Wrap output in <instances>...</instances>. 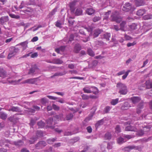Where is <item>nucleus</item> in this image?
<instances>
[{
	"label": "nucleus",
	"instance_id": "nucleus-43",
	"mask_svg": "<svg viewBox=\"0 0 152 152\" xmlns=\"http://www.w3.org/2000/svg\"><path fill=\"white\" fill-rule=\"evenodd\" d=\"M15 53H13L12 51H11L10 52V53L9 54L8 56V59H10L15 56Z\"/></svg>",
	"mask_w": 152,
	"mask_h": 152
},
{
	"label": "nucleus",
	"instance_id": "nucleus-9",
	"mask_svg": "<svg viewBox=\"0 0 152 152\" xmlns=\"http://www.w3.org/2000/svg\"><path fill=\"white\" fill-rule=\"evenodd\" d=\"M48 62L52 63H53L55 64H62L63 61H62L61 60V59L57 58V59H55L53 60L52 62L51 61H48Z\"/></svg>",
	"mask_w": 152,
	"mask_h": 152
},
{
	"label": "nucleus",
	"instance_id": "nucleus-34",
	"mask_svg": "<svg viewBox=\"0 0 152 152\" xmlns=\"http://www.w3.org/2000/svg\"><path fill=\"white\" fill-rule=\"evenodd\" d=\"M23 144V142L21 140H19L18 142H15V145L16 146H19L22 145Z\"/></svg>",
	"mask_w": 152,
	"mask_h": 152
},
{
	"label": "nucleus",
	"instance_id": "nucleus-28",
	"mask_svg": "<svg viewBox=\"0 0 152 152\" xmlns=\"http://www.w3.org/2000/svg\"><path fill=\"white\" fill-rule=\"evenodd\" d=\"M117 141L118 143L119 144H122L125 142L124 141V139L121 137H119L118 138Z\"/></svg>",
	"mask_w": 152,
	"mask_h": 152
},
{
	"label": "nucleus",
	"instance_id": "nucleus-48",
	"mask_svg": "<svg viewBox=\"0 0 152 152\" xmlns=\"http://www.w3.org/2000/svg\"><path fill=\"white\" fill-rule=\"evenodd\" d=\"M101 19V17H97L96 16L94 17L93 19V21L94 22H96L97 21H98L99 20H100Z\"/></svg>",
	"mask_w": 152,
	"mask_h": 152
},
{
	"label": "nucleus",
	"instance_id": "nucleus-6",
	"mask_svg": "<svg viewBox=\"0 0 152 152\" xmlns=\"http://www.w3.org/2000/svg\"><path fill=\"white\" fill-rule=\"evenodd\" d=\"M5 109L9 111H12L13 112H21V109L18 107L12 106L10 108L7 109V107H5Z\"/></svg>",
	"mask_w": 152,
	"mask_h": 152
},
{
	"label": "nucleus",
	"instance_id": "nucleus-23",
	"mask_svg": "<svg viewBox=\"0 0 152 152\" xmlns=\"http://www.w3.org/2000/svg\"><path fill=\"white\" fill-rule=\"evenodd\" d=\"M28 42L26 41L22 42L21 43L23 50H25L27 47Z\"/></svg>",
	"mask_w": 152,
	"mask_h": 152
},
{
	"label": "nucleus",
	"instance_id": "nucleus-56",
	"mask_svg": "<svg viewBox=\"0 0 152 152\" xmlns=\"http://www.w3.org/2000/svg\"><path fill=\"white\" fill-rule=\"evenodd\" d=\"M125 137L128 139H129L134 137V136L129 135H126L125 136Z\"/></svg>",
	"mask_w": 152,
	"mask_h": 152
},
{
	"label": "nucleus",
	"instance_id": "nucleus-7",
	"mask_svg": "<svg viewBox=\"0 0 152 152\" xmlns=\"http://www.w3.org/2000/svg\"><path fill=\"white\" fill-rule=\"evenodd\" d=\"M65 47L64 46H61L59 48H56L55 51L58 53L62 54L64 51Z\"/></svg>",
	"mask_w": 152,
	"mask_h": 152
},
{
	"label": "nucleus",
	"instance_id": "nucleus-45",
	"mask_svg": "<svg viewBox=\"0 0 152 152\" xmlns=\"http://www.w3.org/2000/svg\"><path fill=\"white\" fill-rule=\"evenodd\" d=\"M38 56L37 53L35 52L32 53H31V57L32 58H35L37 57Z\"/></svg>",
	"mask_w": 152,
	"mask_h": 152
},
{
	"label": "nucleus",
	"instance_id": "nucleus-64",
	"mask_svg": "<svg viewBox=\"0 0 152 152\" xmlns=\"http://www.w3.org/2000/svg\"><path fill=\"white\" fill-rule=\"evenodd\" d=\"M21 152H29L28 150H27L26 148H24L21 149Z\"/></svg>",
	"mask_w": 152,
	"mask_h": 152
},
{
	"label": "nucleus",
	"instance_id": "nucleus-27",
	"mask_svg": "<svg viewBox=\"0 0 152 152\" xmlns=\"http://www.w3.org/2000/svg\"><path fill=\"white\" fill-rule=\"evenodd\" d=\"M87 52L88 54L91 56H93L95 55L94 52L91 49H88Z\"/></svg>",
	"mask_w": 152,
	"mask_h": 152
},
{
	"label": "nucleus",
	"instance_id": "nucleus-62",
	"mask_svg": "<svg viewBox=\"0 0 152 152\" xmlns=\"http://www.w3.org/2000/svg\"><path fill=\"white\" fill-rule=\"evenodd\" d=\"M111 108L109 106H107L105 108V112L107 113L110 110Z\"/></svg>",
	"mask_w": 152,
	"mask_h": 152
},
{
	"label": "nucleus",
	"instance_id": "nucleus-35",
	"mask_svg": "<svg viewBox=\"0 0 152 152\" xmlns=\"http://www.w3.org/2000/svg\"><path fill=\"white\" fill-rule=\"evenodd\" d=\"M37 124L39 128H42L44 126L45 124L42 121H39L38 123Z\"/></svg>",
	"mask_w": 152,
	"mask_h": 152
},
{
	"label": "nucleus",
	"instance_id": "nucleus-5",
	"mask_svg": "<svg viewBox=\"0 0 152 152\" xmlns=\"http://www.w3.org/2000/svg\"><path fill=\"white\" fill-rule=\"evenodd\" d=\"M134 8H132L131 6L129 3H126L123 6L122 10L123 11H128L129 10H131L133 11Z\"/></svg>",
	"mask_w": 152,
	"mask_h": 152
},
{
	"label": "nucleus",
	"instance_id": "nucleus-19",
	"mask_svg": "<svg viewBox=\"0 0 152 152\" xmlns=\"http://www.w3.org/2000/svg\"><path fill=\"white\" fill-rule=\"evenodd\" d=\"M66 72L65 71L63 72H58L55 73L54 75L51 76V77H53L54 76H62L65 75L66 73Z\"/></svg>",
	"mask_w": 152,
	"mask_h": 152
},
{
	"label": "nucleus",
	"instance_id": "nucleus-18",
	"mask_svg": "<svg viewBox=\"0 0 152 152\" xmlns=\"http://www.w3.org/2000/svg\"><path fill=\"white\" fill-rule=\"evenodd\" d=\"M8 17L5 16L2 17L0 18V21L2 23H4L7 22L8 20Z\"/></svg>",
	"mask_w": 152,
	"mask_h": 152
},
{
	"label": "nucleus",
	"instance_id": "nucleus-31",
	"mask_svg": "<svg viewBox=\"0 0 152 152\" xmlns=\"http://www.w3.org/2000/svg\"><path fill=\"white\" fill-rule=\"evenodd\" d=\"M40 102L42 104H45L48 102V100L46 98L44 97L41 99Z\"/></svg>",
	"mask_w": 152,
	"mask_h": 152
},
{
	"label": "nucleus",
	"instance_id": "nucleus-32",
	"mask_svg": "<svg viewBox=\"0 0 152 152\" xmlns=\"http://www.w3.org/2000/svg\"><path fill=\"white\" fill-rule=\"evenodd\" d=\"M110 12L111 11H109L105 13L103 19L104 20H107L108 19L109 15Z\"/></svg>",
	"mask_w": 152,
	"mask_h": 152
},
{
	"label": "nucleus",
	"instance_id": "nucleus-47",
	"mask_svg": "<svg viewBox=\"0 0 152 152\" xmlns=\"http://www.w3.org/2000/svg\"><path fill=\"white\" fill-rule=\"evenodd\" d=\"M56 139L55 138L52 139H49L47 140L48 142L50 144H52L53 142L55 141Z\"/></svg>",
	"mask_w": 152,
	"mask_h": 152
},
{
	"label": "nucleus",
	"instance_id": "nucleus-8",
	"mask_svg": "<svg viewBox=\"0 0 152 152\" xmlns=\"http://www.w3.org/2000/svg\"><path fill=\"white\" fill-rule=\"evenodd\" d=\"M130 99L133 104H135L139 102L141 99L139 97L137 96L132 97L130 98Z\"/></svg>",
	"mask_w": 152,
	"mask_h": 152
},
{
	"label": "nucleus",
	"instance_id": "nucleus-11",
	"mask_svg": "<svg viewBox=\"0 0 152 152\" xmlns=\"http://www.w3.org/2000/svg\"><path fill=\"white\" fill-rule=\"evenodd\" d=\"M125 130L128 131H137V129L134 127L129 126L126 127Z\"/></svg>",
	"mask_w": 152,
	"mask_h": 152
},
{
	"label": "nucleus",
	"instance_id": "nucleus-4",
	"mask_svg": "<svg viewBox=\"0 0 152 152\" xmlns=\"http://www.w3.org/2000/svg\"><path fill=\"white\" fill-rule=\"evenodd\" d=\"M39 69L35 65L30 69L28 73L29 74H35L39 73Z\"/></svg>",
	"mask_w": 152,
	"mask_h": 152
},
{
	"label": "nucleus",
	"instance_id": "nucleus-44",
	"mask_svg": "<svg viewBox=\"0 0 152 152\" xmlns=\"http://www.w3.org/2000/svg\"><path fill=\"white\" fill-rule=\"evenodd\" d=\"M115 132L118 133L121 132L120 127L119 125H117L115 128Z\"/></svg>",
	"mask_w": 152,
	"mask_h": 152
},
{
	"label": "nucleus",
	"instance_id": "nucleus-36",
	"mask_svg": "<svg viewBox=\"0 0 152 152\" xmlns=\"http://www.w3.org/2000/svg\"><path fill=\"white\" fill-rule=\"evenodd\" d=\"M63 115L62 114H60L59 115H57L56 116V117L58 121L64 120L63 118Z\"/></svg>",
	"mask_w": 152,
	"mask_h": 152
},
{
	"label": "nucleus",
	"instance_id": "nucleus-54",
	"mask_svg": "<svg viewBox=\"0 0 152 152\" xmlns=\"http://www.w3.org/2000/svg\"><path fill=\"white\" fill-rule=\"evenodd\" d=\"M104 38H109L110 37V33H106L104 34Z\"/></svg>",
	"mask_w": 152,
	"mask_h": 152
},
{
	"label": "nucleus",
	"instance_id": "nucleus-22",
	"mask_svg": "<svg viewBox=\"0 0 152 152\" xmlns=\"http://www.w3.org/2000/svg\"><path fill=\"white\" fill-rule=\"evenodd\" d=\"M82 11L80 8H77L76 11L75 12V14L76 15H80L82 14Z\"/></svg>",
	"mask_w": 152,
	"mask_h": 152
},
{
	"label": "nucleus",
	"instance_id": "nucleus-30",
	"mask_svg": "<svg viewBox=\"0 0 152 152\" xmlns=\"http://www.w3.org/2000/svg\"><path fill=\"white\" fill-rule=\"evenodd\" d=\"M145 13V11L144 10H139L137 13V15L139 16H142Z\"/></svg>",
	"mask_w": 152,
	"mask_h": 152
},
{
	"label": "nucleus",
	"instance_id": "nucleus-2",
	"mask_svg": "<svg viewBox=\"0 0 152 152\" xmlns=\"http://www.w3.org/2000/svg\"><path fill=\"white\" fill-rule=\"evenodd\" d=\"M83 90L85 93H93L96 94L98 93V91L97 88L92 86H86L83 88Z\"/></svg>",
	"mask_w": 152,
	"mask_h": 152
},
{
	"label": "nucleus",
	"instance_id": "nucleus-38",
	"mask_svg": "<svg viewBox=\"0 0 152 152\" xmlns=\"http://www.w3.org/2000/svg\"><path fill=\"white\" fill-rule=\"evenodd\" d=\"M105 138L106 139H110L111 138V134L109 133H107L105 134Z\"/></svg>",
	"mask_w": 152,
	"mask_h": 152
},
{
	"label": "nucleus",
	"instance_id": "nucleus-3",
	"mask_svg": "<svg viewBox=\"0 0 152 152\" xmlns=\"http://www.w3.org/2000/svg\"><path fill=\"white\" fill-rule=\"evenodd\" d=\"M38 80V78H29L23 81L20 84L28 83L30 84H34L37 83Z\"/></svg>",
	"mask_w": 152,
	"mask_h": 152
},
{
	"label": "nucleus",
	"instance_id": "nucleus-37",
	"mask_svg": "<svg viewBox=\"0 0 152 152\" xmlns=\"http://www.w3.org/2000/svg\"><path fill=\"white\" fill-rule=\"evenodd\" d=\"M152 18L151 15H148L143 16V18L144 20H148L151 19Z\"/></svg>",
	"mask_w": 152,
	"mask_h": 152
},
{
	"label": "nucleus",
	"instance_id": "nucleus-29",
	"mask_svg": "<svg viewBox=\"0 0 152 152\" xmlns=\"http://www.w3.org/2000/svg\"><path fill=\"white\" fill-rule=\"evenodd\" d=\"M0 116L1 118L3 120L6 119L7 117V115L6 114L2 112L0 113Z\"/></svg>",
	"mask_w": 152,
	"mask_h": 152
},
{
	"label": "nucleus",
	"instance_id": "nucleus-26",
	"mask_svg": "<svg viewBox=\"0 0 152 152\" xmlns=\"http://www.w3.org/2000/svg\"><path fill=\"white\" fill-rule=\"evenodd\" d=\"M119 100L118 98H116L115 99H113L111 101V104L113 105H115L118 102Z\"/></svg>",
	"mask_w": 152,
	"mask_h": 152
},
{
	"label": "nucleus",
	"instance_id": "nucleus-40",
	"mask_svg": "<svg viewBox=\"0 0 152 152\" xmlns=\"http://www.w3.org/2000/svg\"><path fill=\"white\" fill-rule=\"evenodd\" d=\"M9 15L12 18L18 19L20 18L19 16L18 15H15L14 14H10Z\"/></svg>",
	"mask_w": 152,
	"mask_h": 152
},
{
	"label": "nucleus",
	"instance_id": "nucleus-60",
	"mask_svg": "<svg viewBox=\"0 0 152 152\" xmlns=\"http://www.w3.org/2000/svg\"><path fill=\"white\" fill-rule=\"evenodd\" d=\"M86 129L88 132L89 133H91L92 131V129L90 126L87 127Z\"/></svg>",
	"mask_w": 152,
	"mask_h": 152
},
{
	"label": "nucleus",
	"instance_id": "nucleus-49",
	"mask_svg": "<svg viewBox=\"0 0 152 152\" xmlns=\"http://www.w3.org/2000/svg\"><path fill=\"white\" fill-rule=\"evenodd\" d=\"M47 97L50 99L54 100H56L58 98L56 97L50 95L47 96Z\"/></svg>",
	"mask_w": 152,
	"mask_h": 152
},
{
	"label": "nucleus",
	"instance_id": "nucleus-42",
	"mask_svg": "<svg viewBox=\"0 0 152 152\" xmlns=\"http://www.w3.org/2000/svg\"><path fill=\"white\" fill-rule=\"evenodd\" d=\"M82 97L83 99H88L89 98V96L85 94H83Z\"/></svg>",
	"mask_w": 152,
	"mask_h": 152
},
{
	"label": "nucleus",
	"instance_id": "nucleus-12",
	"mask_svg": "<svg viewBox=\"0 0 152 152\" xmlns=\"http://www.w3.org/2000/svg\"><path fill=\"white\" fill-rule=\"evenodd\" d=\"M7 74L3 69L0 68V77L4 78L7 77Z\"/></svg>",
	"mask_w": 152,
	"mask_h": 152
},
{
	"label": "nucleus",
	"instance_id": "nucleus-63",
	"mask_svg": "<svg viewBox=\"0 0 152 152\" xmlns=\"http://www.w3.org/2000/svg\"><path fill=\"white\" fill-rule=\"evenodd\" d=\"M69 72L71 74H77V72L75 70H70Z\"/></svg>",
	"mask_w": 152,
	"mask_h": 152
},
{
	"label": "nucleus",
	"instance_id": "nucleus-61",
	"mask_svg": "<svg viewBox=\"0 0 152 152\" xmlns=\"http://www.w3.org/2000/svg\"><path fill=\"white\" fill-rule=\"evenodd\" d=\"M131 28L132 29H135L137 28V26L135 24H133L131 25Z\"/></svg>",
	"mask_w": 152,
	"mask_h": 152
},
{
	"label": "nucleus",
	"instance_id": "nucleus-16",
	"mask_svg": "<svg viewBox=\"0 0 152 152\" xmlns=\"http://www.w3.org/2000/svg\"><path fill=\"white\" fill-rule=\"evenodd\" d=\"M135 2L137 6H140L143 5V0H135Z\"/></svg>",
	"mask_w": 152,
	"mask_h": 152
},
{
	"label": "nucleus",
	"instance_id": "nucleus-58",
	"mask_svg": "<svg viewBox=\"0 0 152 152\" xmlns=\"http://www.w3.org/2000/svg\"><path fill=\"white\" fill-rule=\"evenodd\" d=\"M57 101L61 103H64L65 101L64 99L62 98L59 99H58Z\"/></svg>",
	"mask_w": 152,
	"mask_h": 152
},
{
	"label": "nucleus",
	"instance_id": "nucleus-17",
	"mask_svg": "<svg viewBox=\"0 0 152 152\" xmlns=\"http://www.w3.org/2000/svg\"><path fill=\"white\" fill-rule=\"evenodd\" d=\"M23 78H21L20 79H19L18 80H12L11 81H8L9 83H11L12 84L15 85L18 84L22 80Z\"/></svg>",
	"mask_w": 152,
	"mask_h": 152
},
{
	"label": "nucleus",
	"instance_id": "nucleus-50",
	"mask_svg": "<svg viewBox=\"0 0 152 152\" xmlns=\"http://www.w3.org/2000/svg\"><path fill=\"white\" fill-rule=\"evenodd\" d=\"M13 50V51H12L13 53H14L15 54V55L16 53L18 52L19 51V50L18 48H12Z\"/></svg>",
	"mask_w": 152,
	"mask_h": 152
},
{
	"label": "nucleus",
	"instance_id": "nucleus-57",
	"mask_svg": "<svg viewBox=\"0 0 152 152\" xmlns=\"http://www.w3.org/2000/svg\"><path fill=\"white\" fill-rule=\"evenodd\" d=\"M144 134V132L142 130H140L137 132V134L139 136H141L142 135Z\"/></svg>",
	"mask_w": 152,
	"mask_h": 152
},
{
	"label": "nucleus",
	"instance_id": "nucleus-51",
	"mask_svg": "<svg viewBox=\"0 0 152 152\" xmlns=\"http://www.w3.org/2000/svg\"><path fill=\"white\" fill-rule=\"evenodd\" d=\"M38 145L40 146H45L46 145L45 142L44 141H40L39 142Z\"/></svg>",
	"mask_w": 152,
	"mask_h": 152
},
{
	"label": "nucleus",
	"instance_id": "nucleus-1",
	"mask_svg": "<svg viewBox=\"0 0 152 152\" xmlns=\"http://www.w3.org/2000/svg\"><path fill=\"white\" fill-rule=\"evenodd\" d=\"M116 86L117 89L119 90L118 93L121 94L125 95L127 94V89L125 84L119 82L117 83Z\"/></svg>",
	"mask_w": 152,
	"mask_h": 152
},
{
	"label": "nucleus",
	"instance_id": "nucleus-25",
	"mask_svg": "<svg viewBox=\"0 0 152 152\" xmlns=\"http://www.w3.org/2000/svg\"><path fill=\"white\" fill-rule=\"evenodd\" d=\"M145 83L146 86L147 88H152V84L149 81H146Z\"/></svg>",
	"mask_w": 152,
	"mask_h": 152
},
{
	"label": "nucleus",
	"instance_id": "nucleus-15",
	"mask_svg": "<svg viewBox=\"0 0 152 152\" xmlns=\"http://www.w3.org/2000/svg\"><path fill=\"white\" fill-rule=\"evenodd\" d=\"M81 47L79 44H77L74 48V51L76 53H78L81 50Z\"/></svg>",
	"mask_w": 152,
	"mask_h": 152
},
{
	"label": "nucleus",
	"instance_id": "nucleus-53",
	"mask_svg": "<svg viewBox=\"0 0 152 152\" xmlns=\"http://www.w3.org/2000/svg\"><path fill=\"white\" fill-rule=\"evenodd\" d=\"M73 4L72 3H70V10H71V12H73L74 11V7H73Z\"/></svg>",
	"mask_w": 152,
	"mask_h": 152
},
{
	"label": "nucleus",
	"instance_id": "nucleus-20",
	"mask_svg": "<svg viewBox=\"0 0 152 152\" xmlns=\"http://www.w3.org/2000/svg\"><path fill=\"white\" fill-rule=\"evenodd\" d=\"M135 146L133 145H129L124 148V150L125 151H129L131 150L134 149Z\"/></svg>",
	"mask_w": 152,
	"mask_h": 152
},
{
	"label": "nucleus",
	"instance_id": "nucleus-41",
	"mask_svg": "<svg viewBox=\"0 0 152 152\" xmlns=\"http://www.w3.org/2000/svg\"><path fill=\"white\" fill-rule=\"evenodd\" d=\"M73 115L71 113H70L69 115H67L66 116V119L67 120H69L72 119L73 117Z\"/></svg>",
	"mask_w": 152,
	"mask_h": 152
},
{
	"label": "nucleus",
	"instance_id": "nucleus-24",
	"mask_svg": "<svg viewBox=\"0 0 152 152\" xmlns=\"http://www.w3.org/2000/svg\"><path fill=\"white\" fill-rule=\"evenodd\" d=\"M143 104L142 103H140L139 104L138 106V108L137 109V113L139 114L141 112V110L139 109H141L142 108Z\"/></svg>",
	"mask_w": 152,
	"mask_h": 152
},
{
	"label": "nucleus",
	"instance_id": "nucleus-33",
	"mask_svg": "<svg viewBox=\"0 0 152 152\" xmlns=\"http://www.w3.org/2000/svg\"><path fill=\"white\" fill-rule=\"evenodd\" d=\"M42 27L41 25H38V26H34V27L31 28L29 30H31L33 31H35L38 30L39 28Z\"/></svg>",
	"mask_w": 152,
	"mask_h": 152
},
{
	"label": "nucleus",
	"instance_id": "nucleus-52",
	"mask_svg": "<svg viewBox=\"0 0 152 152\" xmlns=\"http://www.w3.org/2000/svg\"><path fill=\"white\" fill-rule=\"evenodd\" d=\"M136 43V42L135 41H134L132 43H129L127 44V46L128 47H129L132 46H133L134 45H135Z\"/></svg>",
	"mask_w": 152,
	"mask_h": 152
},
{
	"label": "nucleus",
	"instance_id": "nucleus-59",
	"mask_svg": "<svg viewBox=\"0 0 152 152\" xmlns=\"http://www.w3.org/2000/svg\"><path fill=\"white\" fill-rule=\"evenodd\" d=\"M61 24L58 21H57L56 24V26L60 28L61 27Z\"/></svg>",
	"mask_w": 152,
	"mask_h": 152
},
{
	"label": "nucleus",
	"instance_id": "nucleus-55",
	"mask_svg": "<svg viewBox=\"0 0 152 152\" xmlns=\"http://www.w3.org/2000/svg\"><path fill=\"white\" fill-rule=\"evenodd\" d=\"M75 66L73 64H69L68 65V67L70 69H73L74 68Z\"/></svg>",
	"mask_w": 152,
	"mask_h": 152
},
{
	"label": "nucleus",
	"instance_id": "nucleus-39",
	"mask_svg": "<svg viewBox=\"0 0 152 152\" xmlns=\"http://www.w3.org/2000/svg\"><path fill=\"white\" fill-rule=\"evenodd\" d=\"M52 107L53 109L55 110H59L60 107L55 104H53Z\"/></svg>",
	"mask_w": 152,
	"mask_h": 152
},
{
	"label": "nucleus",
	"instance_id": "nucleus-13",
	"mask_svg": "<svg viewBox=\"0 0 152 152\" xmlns=\"http://www.w3.org/2000/svg\"><path fill=\"white\" fill-rule=\"evenodd\" d=\"M131 107L129 103L127 102H125L123 105L121 107V109L122 110H126L128 109L129 107Z\"/></svg>",
	"mask_w": 152,
	"mask_h": 152
},
{
	"label": "nucleus",
	"instance_id": "nucleus-10",
	"mask_svg": "<svg viewBox=\"0 0 152 152\" xmlns=\"http://www.w3.org/2000/svg\"><path fill=\"white\" fill-rule=\"evenodd\" d=\"M111 18L112 20L116 21L117 22L119 23L121 20V18L118 17L116 16V15H112L111 16Z\"/></svg>",
	"mask_w": 152,
	"mask_h": 152
},
{
	"label": "nucleus",
	"instance_id": "nucleus-21",
	"mask_svg": "<svg viewBox=\"0 0 152 152\" xmlns=\"http://www.w3.org/2000/svg\"><path fill=\"white\" fill-rule=\"evenodd\" d=\"M101 30L98 29L94 31V36L95 37H97L98 35L101 33Z\"/></svg>",
	"mask_w": 152,
	"mask_h": 152
},
{
	"label": "nucleus",
	"instance_id": "nucleus-46",
	"mask_svg": "<svg viewBox=\"0 0 152 152\" xmlns=\"http://www.w3.org/2000/svg\"><path fill=\"white\" fill-rule=\"evenodd\" d=\"M53 119V118H50L47 121V124L49 125H50L52 124Z\"/></svg>",
	"mask_w": 152,
	"mask_h": 152
},
{
	"label": "nucleus",
	"instance_id": "nucleus-14",
	"mask_svg": "<svg viewBox=\"0 0 152 152\" xmlns=\"http://www.w3.org/2000/svg\"><path fill=\"white\" fill-rule=\"evenodd\" d=\"M86 11L88 15H91L94 13L95 11L93 8H87Z\"/></svg>",
	"mask_w": 152,
	"mask_h": 152
}]
</instances>
